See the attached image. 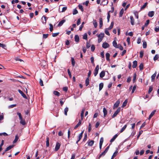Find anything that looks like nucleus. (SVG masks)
Returning a JSON list of instances; mask_svg holds the SVG:
<instances>
[{
  "mask_svg": "<svg viewBox=\"0 0 159 159\" xmlns=\"http://www.w3.org/2000/svg\"><path fill=\"white\" fill-rule=\"evenodd\" d=\"M104 36V33H101L98 36V43H100L102 40L103 37Z\"/></svg>",
  "mask_w": 159,
  "mask_h": 159,
  "instance_id": "obj_1",
  "label": "nucleus"
},
{
  "mask_svg": "<svg viewBox=\"0 0 159 159\" xmlns=\"http://www.w3.org/2000/svg\"><path fill=\"white\" fill-rule=\"evenodd\" d=\"M121 108L120 107H118L116 111H115L113 115L112 116V117L114 118L116 117L117 114L120 112V111Z\"/></svg>",
  "mask_w": 159,
  "mask_h": 159,
  "instance_id": "obj_2",
  "label": "nucleus"
},
{
  "mask_svg": "<svg viewBox=\"0 0 159 159\" xmlns=\"http://www.w3.org/2000/svg\"><path fill=\"white\" fill-rule=\"evenodd\" d=\"M99 69V66L98 65H97L96 66V67L95 69L94 70V75L95 76H96L98 74V73Z\"/></svg>",
  "mask_w": 159,
  "mask_h": 159,
  "instance_id": "obj_3",
  "label": "nucleus"
},
{
  "mask_svg": "<svg viewBox=\"0 0 159 159\" xmlns=\"http://www.w3.org/2000/svg\"><path fill=\"white\" fill-rule=\"evenodd\" d=\"M41 66L42 67V68H45L46 66L47 63L46 61L44 60H43L40 63Z\"/></svg>",
  "mask_w": 159,
  "mask_h": 159,
  "instance_id": "obj_4",
  "label": "nucleus"
},
{
  "mask_svg": "<svg viewBox=\"0 0 159 159\" xmlns=\"http://www.w3.org/2000/svg\"><path fill=\"white\" fill-rule=\"evenodd\" d=\"M61 144L58 142H57L55 148V151H57L60 148Z\"/></svg>",
  "mask_w": 159,
  "mask_h": 159,
  "instance_id": "obj_5",
  "label": "nucleus"
},
{
  "mask_svg": "<svg viewBox=\"0 0 159 159\" xmlns=\"http://www.w3.org/2000/svg\"><path fill=\"white\" fill-rule=\"evenodd\" d=\"M120 103V101L119 99L114 104V106L113 107V109H115V108H117L119 106Z\"/></svg>",
  "mask_w": 159,
  "mask_h": 159,
  "instance_id": "obj_6",
  "label": "nucleus"
},
{
  "mask_svg": "<svg viewBox=\"0 0 159 159\" xmlns=\"http://www.w3.org/2000/svg\"><path fill=\"white\" fill-rule=\"evenodd\" d=\"M18 91L19 93L21 95V96L24 98L27 99V97L24 93L20 89H18Z\"/></svg>",
  "mask_w": 159,
  "mask_h": 159,
  "instance_id": "obj_7",
  "label": "nucleus"
},
{
  "mask_svg": "<svg viewBox=\"0 0 159 159\" xmlns=\"http://www.w3.org/2000/svg\"><path fill=\"white\" fill-rule=\"evenodd\" d=\"M109 46V44L107 42L103 43L102 45V47L104 48H106Z\"/></svg>",
  "mask_w": 159,
  "mask_h": 159,
  "instance_id": "obj_8",
  "label": "nucleus"
},
{
  "mask_svg": "<svg viewBox=\"0 0 159 159\" xmlns=\"http://www.w3.org/2000/svg\"><path fill=\"white\" fill-rule=\"evenodd\" d=\"M81 120H79V122L74 127V129H76L78 127H79L81 125V124L82 123Z\"/></svg>",
  "mask_w": 159,
  "mask_h": 159,
  "instance_id": "obj_9",
  "label": "nucleus"
},
{
  "mask_svg": "<svg viewBox=\"0 0 159 159\" xmlns=\"http://www.w3.org/2000/svg\"><path fill=\"white\" fill-rule=\"evenodd\" d=\"M156 111V110H154L153 111H152V112L150 114V115L148 119L150 120L151 118L152 117V116L154 115L155 114V112Z\"/></svg>",
  "mask_w": 159,
  "mask_h": 159,
  "instance_id": "obj_10",
  "label": "nucleus"
},
{
  "mask_svg": "<svg viewBox=\"0 0 159 159\" xmlns=\"http://www.w3.org/2000/svg\"><path fill=\"white\" fill-rule=\"evenodd\" d=\"M66 22V20L63 19L61 20L58 24V26H61L63 24Z\"/></svg>",
  "mask_w": 159,
  "mask_h": 159,
  "instance_id": "obj_11",
  "label": "nucleus"
},
{
  "mask_svg": "<svg viewBox=\"0 0 159 159\" xmlns=\"http://www.w3.org/2000/svg\"><path fill=\"white\" fill-rule=\"evenodd\" d=\"M130 22L131 24L132 25H133L134 23V20L133 17L132 16H130Z\"/></svg>",
  "mask_w": 159,
  "mask_h": 159,
  "instance_id": "obj_12",
  "label": "nucleus"
},
{
  "mask_svg": "<svg viewBox=\"0 0 159 159\" xmlns=\"http://www.w3.org/2000/svg\"><path fill=\"white\" fill-rule=\"evenodd\" d=\"M154 14V12L153 11H150L148 12V15L149 17H152L153 16Z\"/></svg>",
  "mask_w": 159,
  "mask_h": 159,
  "instance_id": "obj_13",
  "label": "nucleus"
},
{
  "mask_svg": "<svg viewBox=\"0 0 159 159\" xmlns=\"http://www.w3.org/2000/svg\"><path fill=\"white\" fill-rule=\"evenodd\" d=\"M94 143V141L93 140H90V141L89 140L87 142L88 145L90 146H92L93 144Z\"/></svg>",
  "mask_w": 159,
  "mask_h": 159,
  "instance_id": "obj_14",
  "label": "nucleus"
},
{
  "mask_svg": "<svg viewBox=\"0 0 159 159\" xmlns=\"http://www.w3.org/2000/svg\"><path fill=\"white\" fill-rule=\"evenodd\" d=\"M137 61H133L132 67L134 68H135L137 66Z\"/></svg>",
  "mask_w": 159,
  "mask_h": 159,
  "instance_id": "obj_15",
  "label": "nucleus"
},
{
  "mask_svg": "<svg viewBox=\"0 0 159 159\" xmlns=\"http://www.w3.org/2000/svg\"><path fill=\"white\" fill-rule=\"evenodd\" d=\"M85 111V109H83L81 111V112L80 114V116L81 117V120H82L84 118V112Z\"/></svg>",
  "mask_w": 159,
  "mask_h": 159,
  "instance_id": "obj_16",
  "label": "nucleus"
},
{
  "mask_svg": "<svg viewBox=\"0 0 159 159\" xmlns=\"http://www.w3.org/2000/svg\"><path fill=\"white\" fill-rule=\"evenodd\" d=\"M99 27L101 28L103 25L102 19V18H99Z\"/></svg>",
  "mask_w": 159,
  "mask_h": 159,
  "instance_id": "obj_17",
  "label": "nucleus"
},
{
  "mask_svg": "<svg viewBox=\"0 0 159 159\" xmlns=\"http://www.w3.org/2000/svg\"><path fill=\"white\" fill-rule=\"evenodd\" d=\"M108 2V0H103L102 1L101 4L103 5H105L107 4Z\"/></svg>",
  "mask_w": 159,
  "mask_h": 159,
  "instance_id": "obj_18",
  "label": "nucleus"
},
{
  "mask_svg": "<svg viewBox=\"0 0 159 159\" xmlns=\"http://www.w3.org/2000/svg\"><path fill=\"white\" fill-rule=\"evenodd\" d=\"M107 152H106L105 151H104L103 152H102L98 157V159H100V158L102 156H104Z\"/></svg>",
  "mask_w": 159,
  "mask_h": 159,
  "instance_id": "obj_19",
  "label": "nucleus"
},
{
  "mask_svg": "<svg viewBox=\"0 0 159 159\" xmlns=\"http://www.w3.org/2000/svg\"><path fill=\"white\" fill-rule=\"evenodd\" d=\"M75 41L78 43L79 42V36L77 35H75Z\"/></svg>",
  "mask_w": 159,
  "mask_h": 159,
  "instance_id": "obj_20",
  "label": "nucleus"
},
{
  "mask_svg": "<svg viewBox=\"0 0 159 159\" xmlns=\"http://www.w3.org/2000/svg\"><path fill=\"white\" fill-rule=\"evenodd\" d=\"M118 135L117 134H115L113 138L111 139L110 142L111 143L113 142L116 138L117 137Z\"/></svg>",
  "mask_w": 159,
  "mask_h": 159,
  "instance_id": "obj_21",
  "label": "nucleus"
},
{
  "mask_svg": "<svg viewBox=\"0 0 159 159\" xmlns=\"http://www.w3.org/2000/svg\"><path fill=\"white\" fill-rule=\"evenodd\" d=\"M103 114H104V115H103L104 117H105L106 116V115L107 114V111L105 108V107L103 108Z\"/></svg>",
  "mask_w": 159,
  "mask_h": 159,
  "instance_id": "obj_22",
  "label": "nucleus"
},
{
  "mask_svg": "<svg viewBox=\"0 0 159 159\" xmlns=\"http://www.w3.org/2000/svg\"><path fill=\"white\" fill-rule=\"evenodd\" d=\"M156 72L154 74H153L151 76V81L154 82V81L155 77L156 76Z\"/></svg>",
  "mask_w": 159,
  "mask_h": 159,
  "instance_id": "obj_23",
  "label": "nucleus"
},
{
  "mask_svg": "<svg viewBox=\"0 0 159 159\" xmlns=\"http://www.w3.org/2000/svg\"><path fill=\"white\" fill-rule=\"evenodd\" d=\"M14 147L13 145H10L8 147H7L5 150V152L11 149V148H13Z\"/></svg>",
  "mask_w": 159,
  "mask_h": 159,
  "instance_id": "obj_24",
  "label": "nucleus"
},
{
  "mask_svg": "<svg viewBox=\"0 0 159 159\" xmlns=\"http://www.w3.org/2000/svg\"><path fill=\"white\" fill-rule=\"evenodd\" d=\"M105 75V72L103 70L100 74V78H102Z\"/></svg>",
  "mask_w": 159,
  "mask_h": 159,
  "instance_id": "obj_25",
  "label": "nucleus"
},
{
  "mask_svg": "<svg viewBox=\"0 0 159 159\" xmlns=\"http://www.w3.org/2000/svg\"><path fill=\"white\" fill-rule=\"evenodd\" d=\"M93 24L94 25V27L96 28L97 27L98 23L95 20H93Z\"/></svg>",
  "mask_w": 159,
  "mask_h": 159,
  "instance_id": "obj_26",
  "label": "nucleus"
},
{
  "mask_svg": "<svg viewBox=\"0 0 159 159\" xmlns=\"http://www.w3.org/2000/svg\"><path fill=\"white\" fill-rule=\"evenodd\" d=\"M106 59L107 61H110V54L108 53H107L106 54Z\"/></svg>",
  "mask_w": 159,
  "mask_h": 159,
  "instance_id": "obj_27",
  "label": "nucleus"
},
{
  "mask_svg": "<svg viewBox=\"0 0 159 159\" xmlns=\"http://www.w3.org/2000/svg\"><path fill=\"white\" fill-rule=\"evenodd\" d=\"M113 45L116 48H117V47L118 46V45L117 44V43L116 42V40H114V41H113Z\"/></svg>",
  "mask_w": 159,
  "mask_h": 159,
  "instance_id": "obj_28",
  "label": "nucleus"
},
{
  "mask_svg": "<svg viewBox=\"0 0 159 159\" xmlns=\"http://www.w3.org/2000/svg\"><path fill=\"white\" fill-rule=\"evenodd\" d=\"M49 138L47 137L46 138V146L47 147H48L49 146Z\"/></svg>",
  "mask_w": 159,
  "mask_h": 159,
  "instance_id": "obj_29",
  "label": "nucleus"
},
{
  "mask_svg": "<svg viewBox=\"0 0 159 159\" xmlns=\"http://www.w3.org/2000/svg\"><path fill=\"white\" fill-rule=\"evenodd\" d=\"M124 12V10L123 8H122L120 11L119 13V17H121L122 16Z\"/></svg>",
  "mask_w": 159,
  "mask_h": 159,
  "instance_id": "obj_30",
  "label": "nucleus"
},
{
  "mask_svg": "<svg viewBox=\"0 0 159 159\" xmlns=\"http://www.w3.org/2000/svg\"><path fill=\"white\" fill-rule=\"evenodd\" d=\"M148 4V3L147 2H146L144 4V5L143 6L141 7L140 11H142L143 9H144L145 8V7H146V6H147V5Z\"/></svg>",
  "mask_w": 159,
  "mask_h": 159,
  "instance_id": "obj_31",
  "label": "nucleus"
},
{
  "mask_svg": "<svg viewBox=\"0 0 159 159\" xmlns=\"http://www.w3.org/2000/svg\"><path fill=\"white\" fill-rule=\"evenodd\" d=\"M127 125H125L120 129V133L123 132L125 129L127 127Z\"/></svg>",
  "mask_w": 159,
  "mask_h": 159,
  "instance_id": "obj_32",
  "label": "nucleus"
},
{
  "mask_svg": "<svg viewBox=\"0 0 159 159\" xmlns=\"http://www.w3.org/2000/svg\"><path fill=\"white\" fill-rule=\"evenodd\" d=\"M53 93L55 95L57 96L58 97H59L60 95V93L59 92L57 91H54L53 92Z\"/></svg>",
  "mask_w": 159,
  "mask_h": 159,
  "instance_id": "obj_33",
  "label": "nucleus"
},
{
  "mask_svg": "<svg viewBox=\"0 0 159 159\" xmlns=\"http://www.w3.org/2000/svg\"><path fill=\"white\" fill-rule=\"evenodd\" d=\"M127 102H128L127 99L125 100V101H124V102H123V103L122 106V107H125L126 106Z\"/></svg>",
  "mask_w": 159,
  "mask_h": 159,
  "instance_id": "obj_34",
  "label": "nucleus"
},
{
  "mask_svg": "<svg viewBox=\"0 0 159 159\" xmlns=\"http://www.w3.org/2000/svg\"><path fill=\"white\" fill-rule=\"evenodd\" d=\"M103 87V84L102 83H101L99 85V90L101 91Z\"/></svg>",
  "mask_w": 159,
  "mask_h": 159,
  "instance_id": "obj_35",
  "label": "nucleus"
},
{
  "mask_svg": "<svg viewBox=\"0 0 159 159\" xmlns=\"http://www.w3.org/2000/svg\"><path fill=\"white\" fill-rule=\"evenodd\" d=\"M71 61L72 66H74L75 65V61L74 58L72 57H71Z\"/></svg>",
  "mask_w": 159,
  "mask_h": 159,
  "instance_id": "obj_36",
  "label": "nucleus"
},
{
  "mask_svg": "<svg viewBox=\"0 0 159 159\" xmlns=\"http://www.w3.org/2000/svg\"><path fill=\"white\" fill-rule=\"evenodd\" d=\"M136 76H137L136 74V73H135L134 74V76H133V83H134L136 81Z\"/></svg>",
  "mask_w": 159,
  "mask_h": 159,
  "instance_id": "obj_37",
  "label": "nucleus"
},
{
  "mask_svg": "<svg viewBox=\"0 0 159 159\" xmlns=\"http://www.w3.org/2000/svg\"><path fill=\"white\" fill-rule=\"evenodd\" d=\"M139 69L140 70H143V63H141L139 66Z\"/></svg>",
  "mask_w": 159,
  "mask_h": 159,
  "instance_id": "obj_38",
  "label": "nucleus"
},
{
  "mask_svg": "<svg viewBox=\"0 0 159 159\" xmlns=\"http://www.w3.org/2000/svg\"><path fill=\"white\" fill-rule=\"evenodd\" d=\"M117 153L118 152L117 151H115L112 155L111 159H113L116 156Z\"/></svg>",
  "mask_w": 159,
  "mask_h": 159,
  "instance_id": "obj_39",
  "label": "nucleus"
},
{
  "mask_svg": "<svg viewBox=\"0 0 159 159\" xmlns=\"http://www.w3.org/2000/svg\"><path fill=\"white\" fill-rule=\"evenodd\" d=\"M89 83V78H87L85 80V85L87 86Z\"/></svg>",
  "mask_w": 159,
  "mask_h": 159,
  "instance_id": "obj_40",
  "label": "nucleus"
},
{
  "mask_svg": "<svg viewBox=\"0 0 159 159\" xmlns=\"http://www.w3.org/2000/svg\"><path fill=\"white\" fill-rule=\"evenodd\" d=\"M20 123L22 125H25L26 124V123L25 121L24 120L22 119V120H20Z\"/></svg>",
  "mask_w": 159,
  "mask_h": 159,
  "instance_id": "obj_41",
  "label": "nucleus"
},
{
  "mask_svg": "<svg viewBox=\"0 0 159 159\" xmlns=\"http://www.w3.org/2000/svg\"><path fill=\"white\" fill-rule=\"evenodd\" d=\"M113 25H114V22H112L111 23V25H110V26L109 27L108 29L109 30H110L113 27Z\"/></svg>",
  "mask_w": 159,
  "mask_h": 159,
  "instance_id": "obj_42",
  "label": "nucleus"
},
{
  "mask_svg": "<svg viewBox=\"0 0 159 159\" xmlns=\"http://www.w3.org/2000/svg\"><path fill=\"white\" fill-rule=\"evenodd\" d=\"M159 58V55L158 54H156L153 58V60L154 61L157 60Z\"/></svg>",
  "mask_w": 159,
  "mask_h": 159,
  "instance_id": "obj_43",
  "label": "nucleus"
},
{
  "mask_svg": "<svg viewBox=\"0 0 159 159\" xmlns=\"http://www.w3.org/2000/svg\"><path fill=\"white\" fill-rule=\"evenodd\" d=\"M68 111V108L67 107H66L64 109V114L66 116L67 115V112Z\"/></svg>",
  "mask_w": 159,
  "mask_h": 159,
  "instance_id": "obj_44",
  "label": "nucleus"
},
{
  "mask_svg": "<svg viewBox=\"0 0 159 159\" xmlns=\"http://www.w3.org/2000/svg\"><path fill=\"white\" fill-rule=\"evenodd\" d=\"M153 89V87L152 86H151L149 87V89L148 91V93L149 94L152 91Z\"/></svg>",
  "mask_w": 159,
  "mask_h": 159,
  "instance_id": "obj_45",
  "label": "nucleus"
},
{
  "mask_svg": "<svg viewBox=\"0 0 159 159\" xmlns=\"http://www.w3.org/2000/svg\"><path fill=\"white\" fill-rule=\"evenodd\" d=\"M83 39H87V34L86 33H85L83 36Z\"/></svg>",
  "mask_w": 159,
  "mask_h": 159,
  "instance_id": "obj_46",
  "label": "nucleus"
},
{
  "mask_svg": "<svg viewBox=\"0 0 159 159\" xmlns=\"http://www.w3.org/2000/svg\"><path fill=\"white\" fill-rule=\"evenodd\" d=\"M144 51L143 50H141L140 52V56L139 57L142 58L143 57V55Z\"/></svg>",
  "mask_w": 159,
  "mask_h": 159,
  "instance_id": "obj_47",
  "label": "nucleus"
},
{
  "mask_svg": "<svg viewBox=\"0 0 159 159\" xmlns=\"http://www.w3.org/2000/svg\"><path fill=\"white\" fill-rule=\"evenodd\" d=\"M108 30L107 29H106L105 30V33L107 35L109 36L110 35V34L108 31Z\"/></svg>",
  "mask_w": 159,
  "mask_h": 159,
  "instance_id": "obj_48",
  "label": "nucleus"
},
{
  "mask_svg": "<svg viewBox=\"0 0 159 159\" xmlns=\"http://www.w3.org/2000/svg\"><path fill=\"white\" fill-rule=\"evenodd\" d=\"M143 48H147V43L146 42L144 41L143 42Z\"/></svg>",
  "mask_w": 159,
  "mask_h": 159,
  "instance_id": "obj_49",
  "label": "nucleus"
},
{
  "mask_svg": "<svg viewBox=\"0 0 159 159\" xmlns=\"http://www.w3.org/2000/svg\"><path fill=\"white\" fill-rule=\"evenodd\" d=\"M117 48H119L120 50H123V47L120 44L118 45V46Z\"/></svg>",
  "mask_w": 159,
  "mask_h": 159,
  "instance_id": "obj_50",
  "label": "nucleus"
},
{
  "mask_svg": "<svg viewBox=\"0 0 159 159\" xmlns=\"http://www.w3.org/2000/svg\"><path fill=\"white\" fill-rule=\"evenodd\" d=\"M82 136L81 135H79L78 137V140L76 142V143L78 144V142L80 140Z\"/></svg>",
  "mask_w": 159,
  "mask_h": 159,
  "instance_id": "obj_51",
  "label": "nucleus"
},
{
  "mask_svg": "<svg viewBox=\"0 0 159 159\" xmlns=\"http://www.w3.org/2000/svg\"><path fill=\"white\" fill-rule=\"evenodd\" d=\"M18 135H16V136H15V139H14V140L13 141V143H16L18 140Z\"/></svg>",
  "mask_w": 159,
  "mask_h": 159,
  "instance_id": "obj_52",
  "label": "nucleus"
},
{
  "mask_svg": "<svg viewBox=\"0 0 159 159\" xmlns=\"http://www.w3.org/2000/svg\"><path fill=\"white\" fill-rule=\"evenodd\" d=\"M84 24V22H82L81 25L80 26L79 28V30L80 31H81L82 29V28L83 27V25Z\"/></svg>",
  "mask_w": 159,
  "mask_h": 159,
  "instance_id": "obj_53",
  "label": "nucleus"
},
{
  "mask_svg": "<svg viewBox=\"0 0 159 159\" xmlns=\"http://www.w3.org/2000/svg\"><path fill=\"white\" fill-rule=\"evenodd\" d=\"M49 25H50V28H49V30H50V31H51V32H52L53 30V25L51 24H49Z\"/></svg>",
  "mask_w": 159,
  "mask_h": 159,
  "instance_id": "obj_54",
  "label": "nucleus"
},
{
  "mask_svg": "<svg viewBox=\"0 0 159 159\" xmlns=\"http://www.w3.org/2000/svg\"><path fill=\"white\" fill-rule=\"evenodd\" d=\"M48 35H49V34H43V38L46 39L48 37Z\"/></svg>",
  "mask_w": 159,
  "mask_h": 159,
  "instance_id": "obj_55",
  "label": "nucleus"
},
{
  "mask_svg": "<svg viewBox=\"0 0 159 159\" xmlns=\"http://www.w3.org/2000/svg\"><path fill=\"white\" fill-rule=\"evenodd\" d=\"M78 7L79 9H80L82 11H84V9L83 7V6L81 5H79L78 6Z\"/></svg>",
  "mask_w": 159,
  "mask_h": 159,
  "instance_id": "obj_56",
  "label": "nucleus"
},
{
  "mask_svg": "<svg viewBox=\"0 0 159 159\" xmlns=\"http://www.w3.org/2000/svg\"><path fill=\"white\" fill-rule=\"evenodd\" d=\"M43 18L44 19V21H43V23L44 24H46L47 21V17L46 16H43L42 18V19H43Z\"/></svg>",
  "mask_w": 159,
  "mask_h": 159,
  "instance_id": "obj_57",
  "label": "nucleus"
},
{
  "mask_svg": "<svg viewBox=\"0 0 159 159\" xmlns=\"http://www.w3.org/2000/svg\"><path fill=\"white\" fill-rule=\"evenodd\" d=\"M143 133V131L142 130H141L140 131H139V134L137 136V139H138L139 138V137L140 136L141 134H142V133Z\"/></svg>",
  "mask_w": 159,
  "mask_h": 159,
  "instance_id": "obj_58",
  "label": "nucleus"
},
{
  "mask_svg": "<svg viewBox=\"0 0 159 159\" xmlns=\"http://www.w3.org/2000/svg\"><path fill=\"white\" fill-rule=\"evenodd\" d=\"M91 129V125L90 123L89 124V126H88V132H90Z\"/></svg>",
  "mask_w": 159,
  "mask_h": 159,
  "instance_id": "obj_59",
  "label": "nucleus"
},
{
  "mask_svg": "<svg viewBox=\"0 0 159 159\" xmlns=\"http://www.w3.org/2000/svg\"><path fill=\"white\" fill-rule=\"evenodd\" d=\"M67 72L70 78H71L72 77V75L69 69H67Z\"/></svg>",
  "mask_w": 159,
  "mask_h": 159,
  "instance_id": "obj_60",
  "label": "nucleus"
},
{
  "mask_svg": "<svg viewBox=\"0 0 159 159\" xmlns=\"http://www.w3.org/2000/svg\"><path fill=\"white\" fill-rule=\"evenodd\" d=\"M78 13L77 10L76 9H74L73 11V15H76Z\"/></svg>",
  "mask_w": 159,
  "mask_h": 159,
  "instance_id": "obj_61",
  "label": "nucleus"
},
{
  "mask_svg": "<svg viewBox=\"0 0 159 159\" xmlns=\"http://www.w3.org/2000/svg\"><path fill=\"white\" fill-rule=\"evenodd\" d=\"M0 47H2L3 48L5 49L6 47V45L4 44L0 43Z\"/></svg>",
  "mask_w": 159,
  "mask_h": 159,
  "instance_id": "obj_62",
  "label": "nucleus"
},
{
  "mask_svg": "<svg viewBox=\"0 0 159 159\" xmlns=\"http://www.w3.org/2000/svg\"><path fill=\"white\" fill-rule=\"evenodd\" d=\"M40 81H39V84L41 86H43V81L41 79H40V80H39Z\"/></svg>",
  "mask_w": 159,
  "mask_h": 159,
  "instance_id": "obj_63",
  "label": "nucleus"
},
{
  "mask_svg": "<svg viewBox=\"0 0 159 159\" xmlns=\"http://www.w3.org/2000/svg\"><path fill=\"white\" fill-rule=\"evenodd\" d=\"M103 142V137H102L100 138L99 144L102 145Z\"/></svg>",
  "mask_w": 159,
  "mask_h": 159,
  "instance_id": "obj_64",
  "label": "nucleus"
}]
</instances>
